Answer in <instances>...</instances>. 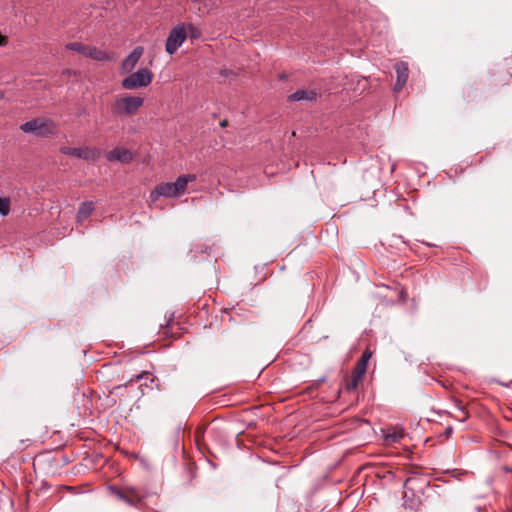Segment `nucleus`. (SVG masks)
Returning <instances> with one entry per match:
<instances>
[{
    "label": "nucleus",
    "mask_w": 512,
    "mask_h": 512,
    "mask_svg": "<svg viewBox=\"0 0 512 512\" xmlns=\"http://www.w3.org/2000/svg\"><path fill=\"white\" fill-rule=\"evenodd\" d=\"M195 174L179 176L175 182H164L158 184L150 193V201L156 202L160 197L173 198L182 195L187 184L196 180Z\"/></svg>",
    "instance_id": "1"
},
{
    "label": "nucleus",
    "mask_w": 512,
    "mask_h": 512,
    "mask_svg": "<svg viewBox=\"0 0 512 512\" xmlns=\"http://www.w3.org/2000/svg\"><path fill=\"white\" fill-rule=\"evenodd\" d=\"M109 489L118 500L136 509H142L144 507L145 499L148 496L147 491L140 487L123 486L119 488L111 486Z\"/></svg>",
    "instance_id": "2"
},
{
    "label": "nucleus",
    "mask_w": 512,
    "mask_h": 512,
    "mask_svg": "<svg viewBox=\"0 0 512 512\" xmlns=\"http://www.w3.org/2000/svg\"><path fill=\"white\" fill-rule=\"evenodd\" d=\"M144 99L140 96L121 95L116 96L111 106V112L115 116H132L142 107Z\"/></svg>",
    "instance_id": "3"
},
{
    "label": "nucleus",
    "mask_w": 512,
    "mask_h": 512,
    "mask_svg": "<svg viewBox=\"0 0 512 512\" xmlns=\"http://www.w3.org/2000/svg\"><path fill=\"white\" fill-rule=\"evenodd\" d=\"M152 80L153 73L147 68H141L125 77L121 82V86L126 90H134L147 87L151 84Z\"/></svg>",
    "instance_id": "4"
},
{
    "label": "nucleus",
    "mask_w": 512,
    "mask_h": 512,
    "mask_svg": "<svg viewBox=\"0 0 512 512\" xmlns=\"http://www.w3.org/2000/svg\"><path fill=\"white\" fill-rule=\"evenodd\" d=\"M187 26L186 23H179L174 26L168 34L165 43V51L169 55H173L187 39Z\"/></svg>",
    "instance_id": "5"
},
{
    "label": "nucleus",
    "mask_w": 512,
    "mask_h": 512,
    "mask_svg": "<svg viewBox=\"0 0 512 512\" xmlns=\"http://www.w3.org/2000/svg\"><path fill=\"white\" fill-rule=\"evenodd\" d=\"M20 129L25 133H33L37 136H47L55 129L53 121L47 118H35L21 124Z\"/></svg>",
    "instance_id": "6"
},
{
    "label": "nucleus",
    "mask_w": 512,
    "mask_h": 512,
    "mask_svg": "<svg viewBox=\"0 0 512 512\" xmlns=\"http://www.w3.org/2000/svg\"><path fill=\"white\" fill-rule=\"evenodd\" d=\"M60 152L65 155L73 156L84 160H94L97 157L96 151L88 147L77 148L64 146L60 148Z\"/></svg>",
    "instance_id": "7"
},
{
    "label": "nucleus",
    "mask_w": 512,
    "mask_h": 512,
    "mask_svg": "<svg viewBox=\"0 0 512 512\" xmlns=\"http://www.w3.org/2000/svg\"><path fill=\"white\" fill-rule=\"evenodd\" d=\"M144 53L141 46L135 47L132 52L122 61L121 69L125 73H130L135 68Z\"/></svg>",
    "instance_id": "8"
},
{
    "label": "nucleus",
    "mask_w": 512,
    "mask_h": 512,
    "mask_svg": "<svg viewBox=\"0 0 512 512\" xmlns=\"http://www.w3.org/2000/svg\"><path fill=\"white\" fill-rule=\"evenodd\" d=\"M106 158L111 162L117 161L123 164H128L133 160L134 157L133 153L129 149L116 147L106 154Z\"/></svg>",
    "instance_id": "9"
},
{
    "label": "nucleus",
    "mask_w": 512,
    "mask_h": 512,
    "mask_svg": "<svg viewBox=\"0 0 512 512\" xmlns=\"http://www.w3.org/2000/svg\"><path fill=\"white\" fill-rule=\"evenodd\" d=\"M394 69L397 74L394 91L399 92L405 86L409 76V68L406 62H397L394 65Z\"/></svg>",
    "instance_id": "10"
},
{
    "label": "nucleus",
    "mask_w": 512,
    "mask_h": 512,
    "mask_svg": "<svg viewBox=\"0 0 512 512\" xmlns=\"http://www.w3.org/2000/svg\"><path fill=\"white\" fill-rule=\"evenodd\" d=\"M318 97V92L315 89H299L288 96V101H315Z\"/></svg>",
    "instance_id": "11"
},
{
    "label": "nucleus",
    "mask_w": 512,
    "mask_h": 512,
    "mask_svg": "<svg viewBox=\"0 0 512 512\" xmlns=\"http://www.w3.org/2000/svg\"><path fill=\"white\" fill-rule=\"evenodd\" d=\"M94 211V203L92 201L82 202L77 213V221L82 223L87 220Z\"/></svg>",
    "instance_id": "12"
},
{
    "label": "nucleus",
    "mask_w": 512,
    "mask_h": 512,
    "mask_svg": "<svg viewBox=\"0 0 512 512\" xmlns=\"http://www.w3.org/2000/svg\"><path fill=\"white\" fill-rule=\"evenodd\" d=\"M371 356H372V353L369 350H365L363 352L361 358L359 359V361L357 362V364L353 370L354 372H356L358 374V376H364V374L366 373L367 365H368V362H369Z\"/></svg>",
    "instance_id": "13"
},
{
    "label": "nucleus",
    "mask_w": 512,
    "mask_h": 512,
    "mask_svg": "<svg viewBox=\"0 0 512 512\" xmlns=\"http://www.w3.org/2000/svg\"><path fill=\"white\" fill-rule=\"evenodd\" d=\"M86 56L97 61L110 60L108 53L100 49H97L96 47H88Z\"/></svg>",
    "instance_id": "14"
},
{
    "label": "nucleus",
    "mask_w": 512,
    "mask_h": 512,
    "mask_svg": "<svg viewBox=\"0 0 512 512\" xmlns=\"http://www.w3.org/2000/svg\"><path fill=\"white\" fill-rule=\"evenodd\" d=\"M404 436L402 429H388L385 433V441L389 444L398 443Z\"/></svg>",
    "instance_id": "15"
},
{
    "label": "nucleus",
    "mask_w": 512,
    "mask_h": 512,
    "mask_svg": "<svg viewBox=\"0 0 512 512\" xmlns=\"http://www.w3.org/2000/svg\"><path fill=\"white\" fill-rule=\"evenodd\" d=\"M65 47L68 50H72V51L78 52V53L83 54L85 56H86V53H87V50H88V46H85V45H83L80 42L68 43Z\"/></svg>",
    "instance_id": "16"
},
{
    "label": "nucleus",
    "mask_w": 512,
    "mask_h": 512,
    "mask_svg": "<svg viewBox=\"0 0 512 512\" xmlns=\"http://www.w3.org/2000/svg\"><path fill=\"white\" fill-rule=\"evenodd\" d=\"M363 376H358L356 372L353 371L351 379L346 383V390L353 391L357 388L360 380Z\"/></svg>",
    "instance_id": "17"
},
{
    "label": "nucleus",
    "mask_w": 512,
    "mask_h": 512,
    "mask_svg": "<svg viewBox=\"0 0 512 512\" xmlns=\"http://www.w3.org/2000/svg\"><path fill=\"white\" fill-rule=\"evenodd\" d=\"M10 213V199L7 197H0V215L7 216Z\"/></svg>",
    "instance_id": "18"
},
{
    "label": "nucleus",
    "mask_w": 512,
    "mask_h": 512,
    "mask_svg": "<svg viewBox=\"0 0 512 512\" xmlns=\"http://www.w3.org/2000/svg\"><path fill=\"white\" fill-rule=\"evenodd\" d=\"M188 36L192 39H196L199 36V30L191 23L186 24Z\"/></svg>",
    "instance_id": "19"
},
{
    "label": "nucleus",
    "mask_w": 512,
    "mask_h": 512,
    "mask_svg": "<svg viewBox=\"0 0 512 512\" xmlns=\"http://www.w3.org/2000/svg\"><path fill=\"white\" fill-rule=\"evenodd\" d=\"M457 409H458V411L461 413V416H458V419H459L460 421H465V420H466V418L468 417V414H467V412L464 410V407H463L462 405H460V404H457Z\"/></svg>",
    "instance_id": "20"
},
{
    "label": "nucleus",
    "mask_w": 512,
    "mask_h": 512,
    "mask_svg": "<svg viewBox=\"0 0 512 512\" xmlns=\"http://www.w3.org/2000/svg\"><path fill=\"white\" fill-rule=\"evenodd\" d=\"M173 319V314L170 316V318L166 321V324H165V328H164V334L165 335H168V331H167V327L169 326L170 322L172 321Z\"/></svg>",
    "instance_id": "21"
},
{
    "label": "nucleus",
    "mask_w": 512,
    "mask_h": 512,
    "mask_svg": "<svg viewBox=\"0 0 512 512\" xmlns=\"http://www.w3.org/2000/svg\"><path fill=\"white\" fill-rule=\"evenodd\" d=\"M7 44V38L0 34V46H5Z\"/></svg>",
    "instance_id": "22"
},
{
    "label": "nucleus",
    "mask_w": 512,
    "mask_h": 512,
    "mask_svg": "<svg viewBox=\"0 0 512 512\" xmlns=\"http://www.w3.org/2000/svg\"><path fill=\"white\" fill-rule=\"evenodd\" d=\"M221 126H222V127L227 126V121H226V120H223V121L221 122Z\"/></svg>",
    "instance_id": "23"
},
{
    "label": "nucleus",
    "mask_w": 512,
    "mask_h": 512,
    "mask_svg": "<svg viewBox=\"0 0 512 512\" xmlns=\"http://www.w3.org/2000/svg\"><path fill=\"white\" fill-rule=\"evenodd\" d=\"M451 430H452L451 428H448V429L446 430V432H447V433H450V432H451Z\"/></svg>",
    "instance_id": "24"
},
{
    "label": "nucleus",
    "mask_w": 512,
    "mask_h": 512,
    "mask_svg": "<svg viewBox=\"0 0 512 512\" xmlns=\"http://www.w3.org/2000/svg\"><path fill=\"white\" fill-rule=\"evenodd\" d=\"M410 482V479H407L405 482V485H407Z\"/></svg>",
    "instance_id": "25"
}]
</instances>
